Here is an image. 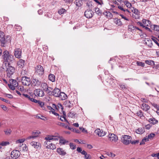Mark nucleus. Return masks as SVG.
Wrapping results in <instances>:
<instances>
[{
    "label": "nucleus",
    "mask_w": 159,
    "mask_h": 159,
    "mask_svg": "<svg viewBox=\"0 0 159 159\" xmlns=\"http://www.w3.org/2000/svg\"><path fill=\"white\" fill-rule=\"evenodd\" d=\"M3 69L7 72V76L10 78L15 72L14 67L10 65L9 63H4L2 66Z\"/></svg>",
    "instance_id": "1"
},
{
    "label": "nucleus",
    "mask_w": 159,
    "mask_h": 159,
    "mask_svg": "<svg viewBox=\"0 0 159 159\" xmlns=\"http://www.w3.org/2000/svg\"><path fill=\"white\" fill-rule=\"evenodd\" d=\"M3 58L4 62L10 64L14 60V56L9 53L7 51H5L3 52Z\"/></svg>",
    "instance_id": "2"
},
{
    "label": "nucleus",
    "mask_w": 159,
    "mask_h": 159,
    "mask_svg": "<svg viewBox=\"0 0 159 159\" xmlns=\"http://www.w3.org/2000/svg\"><path fill=\"white\" fill-rule=\"evenodd\" d=\"M0 41L1 43L2 46L4 47L6 43L10 42V37L9 36H7L5 38L4 33L2 32H0Z\"/></svg>",
    "instance_id": "3"
},
{
    "label": "nucleus",
    "mask_w": 159,
    "mask_h": 159,
    "mask_svg": "<svg viewBox=\"0 0 159 159\" xmlns=\"http://www.w3.org/2000/svg\"><path fill=\"white\" fill-rule=\"evenodd\" d=\"M128 30L133 33L136 32L139 34L142 33V30L139 28L134 26L132 24L129 25L128 27Z\"/></svg>",
    "instance_id": "4"
},
{
    "label": "nucleus",
    "mask_w": 159,
    "mask_h": 159,
    "mask_svg": "<svg viewBox=\"0 0 159 159\" xmlns=\"http://www.w3.org/2000/svg\"><path fill=\"white\" fill-rule=\"evenodd\" d=\"M131 139V137L128 135H123L121 138V142L125 145L129 144Z\"/></svg>",
    "instance_id": "5"
},
{
    "label": "nucleus",
    "mask_w": 159,
    "mask_h": 159,
    "mask_svg": "<svg viewBox=\"0 0 159 159\" xmlns=\"http://www.w3.org/2000/svg\"><path fill=\"white\" fill-rule=\"evenodd\" d=\"M35 74L41 76L43 74L44 69L43 66L40 65H38L35 68Z\"/></svg>",
    "instance_id": "6"
},
{
    "label": "nucleus",
    "mask_w": 159,
    "mask_h": 159,
    "mask_svg": "<svg viewBox=\"0 0 159 159\" xmlns=\"http://www.w3.org/2000/svg\"><path fill=\"white\" fill-rule=\"evenodd\" d=\"M142 22L143 24V25L144 26V28L146 30L149 31L151 32L152 31L148 27L150 26L151 27V26H152L150 21L148 20L143 19L142 20Z\"/></svg>",
    "instance_id": "7"
},
{
    "label": "nucleus",
    "mask_w": 159,
    "mask_h": 159,
    "mask_svg": "<svg viewBox=\"0 0 159 159\" xmlns=\"http://www.w3.org/2000/svg\"><path fill=\"white\" fill-rule=\"evenodd\" d=\"M20 155V152L17 150H13L11 153V157L14 159H16L18 158Z\"/></svg>",
    "instance_id": "8"
},
{
    "label": "nucleus",
    "mask_w": 159,
    "mask_h": 159,
    "mask_svg": "<svg viewBox=\"0 0 159 159\" xmlns=\"http://www.w3.org/2000/svg\"><path fill=\"white\" fill-rule=\"evenodd\" d=\"M21 82L23 85L29 86L31 84V80L29 77L23 76L22 77Z\"/></svg>",
    "instance_id": "9"
},
{
    "label": "nucleus",
    "mask_w": 159,
    "mask_h": 159,
    "mask_svg": "<svg viewBox=\"0 0 159 159\" xmlns=\"http://www.w3.org/2000/svg\"><path fill=\"white\" fill-rule=\"evenodd\" d=\"M45 139L47 141L45 142L44 145H48V143H49L50 142V140H58V139L57 138H56V137L54 136L48 135L45 138Z\"/></svg>",
    "instance_id": "10"
},
{
    "label": "nucleus",
    "mask_w": 159,
    "mask_h": 159,
    "mask_svg": "<svg viewBox=\"0 0 159 159\" xmlns=\"http://www.w3.org/2000/svg\"><path fill=\"white\" fill-rule=\"evenodd\" d=\"M108 138L109 140L111 142H116L118 139L117 136L114 134H109Z\"/></svg>",
    "instance_id": "11"
},
{
    "label": "nucleus",
    "mask_w": 159,
    "mask_h": 159,
    "mask_svg": "<svg viewBox=\"0 0 159 159\" xmlns=\"http://www.w3.org/2000/svg\"><path fill=\"white\" fill-rule=\"evenodd\" d=\"M41 87L47 93H50L52 89L51 87H49L47 83H42L41 84Z\"/></svg>",
    "instance_id": "12"
},
{
    "label": "nucleus",
    "mask_w": 159,
    "mask_h": 159,
    "mask_svg": "<svg viewBox=\"0 0 159 159\" xmlns=\"http://www.w3.org/2000/svg\"><path fill=\"white\" fill-rule=\"evenodd\" d=\"M21 50L19 48H16L14 50V55L17 58H20L21 57Z\"/></svg>",
    "instance_id": "13"
},
{
    "label": "nucleus",
    "mask_w": 159,
    "mask_h": 159,
    "mask_svg": "<svg viewBox=\"0 0 159 159\" xmlns=\"http://www.w3.org/2000/svg\"><path fill=\"white\" fill-rule=\"evenodd\" d=\"M95 133L97 135H98L99 137L103 136H105L107 133L102 130H100V129H99L95 130Z\"/></svg>",
    "instance_id": "14"
},
{
    "label": "nucleus",
    "mask_w": 159,
    "mask_h": 159,
    "mask_svg": "<svg viewBox=\"0 0 159 159\" xmlns=\"http://www.w3.org/2000/svg\"><path fill=\"white\" fill-rule=\"evenodd\" d=\"M35 96L38 97H43L44 95L43 91L40 89H36L34 91Z\"/></svg>",
    "instance_id": "15"
},
{
    "label": "nucleus",
    "mask_w": 159,
    "mask_h": 159,
    "mask_svg": "<svg viewBox=\"0 0 159 159\" xmlns=\"http://www.w3.org/2000/svg\"><path fill=\"white\" fill-rule=\"evenodd\" d=\"M32 84L35 86L39 87L41 84V82L38 79L33 78L32 80Z\"/></svg>",
    "instance_id": "16"
},
{
    "label": "nucleus",
    "mask_w": 159,
    "mask_h": 159,
    "mask_svg": "<svg viewBox=\"0 0 159 159\" xmlns=\"http://www.w3.org/2000/svg\"><path fill=\"white\" fill-rule=\"evenodd\" d=\"M51 94L55 97H58L60 92V90L57 88H55L54 90L51 92Z\"/></svg>",
    "instance_id": "17"
},
{
    "label": "nucleus",
    "mask_w": 159,
    "mask_h": 159,
    "mask_svg": "<svg viewBox=\"0 0 159 159\" xmlns=\"http://www.w3.org/2000/svg\"><path fill=\"white\" fill-rule=\"evenodd\" d=\"M84 15L87 18H91L93 16V12L92 10H87L84 12Z\"/></svg>",
    "instance_id": "18"
},
{
    "label": "nucleus",
    "mask_w": 159,
    "mask_h": 159,
    "mask_svg": "<svg viewBox=\"0 0 159 159\" xmlns=\"http://www.w3.org/2000/svg\"><path fill=\"white\" fill-rule=\"evenodd\" d=\"M57 152L58 154L62 156H65L66 154V152L65 150L60 148H57Z\"/></svg>",
    "instance_id": "19"
},
{
    "label": "nucleus",
    "mask_w": 159,
    "mask_h": 159,
    "mask_svg": "<svg viewBox=\"0 0 159 159\" xmlns=\"http://www.w3.org/2000/svg\"><path fill=\"white\" fill-rule=\"evenodd\" d=\"M40 133L39 131L37 132H33L32 135L28 137L26 139V140H28L32 139H34L38 136L39 134Z\"/></svg>",
    "instance_id": "20"
},
{
    "label": "nucleus",
    "mask_w": 159,
    "mask_h": 159,
    "mask_svg": "<svg viewBox=\"0 0 159 159\" xmlns=\"http://www.w3.org/2000/svg\"><path fill=\"white\" fill-rule=\"evenodd\" d=\"M74 102L72 100L70 101L69 100H66L64 102V104L66 107H70L73 106Z\"/></svg>",
    "instance_id": "21"
},
{
    "label": "nucleus",
    "mask_w": 159,
    "mask_h": 159,
    "mask_svg": "<svg viewBox=\"0 0 159 159\" xmlns=\"http://www.w3.org/2000/svg\"><path fill=\"white\" fill-rule=\"evenodd\" d=\"M30 145L36 149H38L40 146V143L38 142H32L30 143Z\"/></svg>",
    "instance_id": "22"
},
{
    "label": "nucleus",
    "mask_w": 159,
    "mask_h": 159,
    "mask_svg": "<svg viewBox=\"0 0 159 159\" xmlns=\"http://www.w3.org/2000/svg\"><path fill=\"white\" fill-rule=\"evenodd\" d=\"M25 61L22 59H20L17 62V64L19 67L22 68L24 66Z\"/></svg>",
    "instance_id": "23"
},
{
    "label": "nucleus",
    "mask_w": 159,
    "mask_h": 159,
    "mask_svg": "<svg viewBox=\"0 0 159 159\" xmlns=\"http://www.w3.org/2000/svg\"><path fill=\"white\" fill-rule=\"evenodd\" d=\"M141 108L145 111H147L149 109V106L146 103H143L142 104Z\"/></svg>",
    "instance_id": "24"
},
{
    "label": "nucleus",
    "mask_w": 159,
    "mask_h": 159,
    "mask_svg": "<svg viewBox=\"0 0 159 159\" xmlns=\"http://www.w3.org/2000/svg\"><path fill=\"white\" fill-rule=\"evenodd\" d=\"M58 97L61 99H66L67 98V95L63 92L60 93Z\"/></svg>",
    "instance_id": "25"
},
{
    "label": "nucleus",
    "mask_w": 159,
    "mask_h": 159,
    "mask_svg": "<svg viewBox=\"0 0 159 159\" xmlns=\"http://www.w3.org/2000/svg\"><path fill=\"white\" fill-rule=\"evenodd\" d=\"M145 43L146 45L150 48H151L153 44L152 41L149 39H147Z\"/></svg>",
    "instance_id": "26"
},
{
    "label": "nucleus",
    "mask_w": 159,
    "mask_h": 159,
    "mask_svg": "<svg viewBox=\"0 0 159 159\" xmlns=\"http://www.w3.org/2000/svg\"><path fill=\"white\" fill-rule=\"evenodd\" d=\"M32 102L35 103H38L40 106L43 108L44 105V103L42 102L39 100H31Z\"/></svg>",
    "instance_id": "27"
},
{
    "label": "nucleus",
    "mask_w": 159,
    "mask_h": 159,
    "mask_svg": "<svg viewBox=\"0 0 159 159\" xmlns=\"http://www.w3.org/2000/svg\"><path fill=\"white\" fill-rule=\"evenodd\" d=\"M145 132L144 128V127H143L142 128H140L137 129L136 132L137 133L139 134H142Z\"/></svg>",
    "instance_id": "28"
},
{
    "label": "nucleus",
    "mask_w": 159,
    "mask_h": 159,
    "mask_svg": "<svg viewBox=\"0 0 159 159\" xmlns=\"http://www.w3.org/2000/svg\"><path fill=\"white\" fill-rule=\"evenodd\" d=\"M47 145L46 146V147L48 148H49L53 150L56 148L55 145L52 143H48V145Z\"/></svg>",
    "instance_id": "29"
},
{
    "label": "nucleus",
    "mask_w": 159,
    "mask_h": 159,
    "mask_svg": "<svg viewBox=\"0 0 159 159\" xmlns=\"http://www.w3.org/2000/svg\"><path fill=\"white\" fill-rule=\"evenodd\" d=\"M114 22L117 25L120 26L122 25V23L120 19L116 18L114 19Z\"/></svg>",
    "instance_id": "30"
},
{
    "label": "nucleus",
    "mask_w": 159,
    "mask_h": 159,
    "mask_svg": "<svg viewBox=\"0 0 159 159\" xmlns=\"http://www.w3.org/2000/svg\"><path fill=\"white\" fill-rule=\"evenodd\" d=\"M21 97L23 98H28V99H33V97H31L30 96V94H22Z\"/></svg>",
    "instance_id": "31"
},
{
    "label": "nucleus",
    "mask_w": 159,
    "mask_h": 159,
    "mask_svg": "<svg viewBox=\"0 0 159 159\" xmlns=\"http://www.w3.org/2000/svg\"><path fill=\"white\" fill-rule=\"evenodd\" d=\"M10 84L15 86L17 87L18 85V83L16 80L11 79L10 80Z\"/></svg>",
    "instance_id": "32"
},
{
    "label": "nucleus",
    "mask_w": 159,
    "mask_h": 159,
    "mask_svg": "<svg viewBox=\"0 0 159 159\" xmlns=\"http://www.w3.org/2000/svg\"><path fill=\"white\" fill-rule=\"evenodd\" d=\"M49 80L51 81L54 82L55 80V76L53 74H50L48 76Z\"/></svg>",
    "instance_id": "33"
},
{
    "label": "nucleus",
    "mask_w": 159,
    "mask_h": 159,
    "mask_svg": "<svg viewBox=\"0 0 159 159\" xmlns=\"http://www.w3.org/2000/svg\"><path fill=\"white\" fill-rule=\"evenodd\" d=\"M151 28L152 30L157 31H159V26L156 25H153L151 26Z\"/></svg>",
    "instance_id": "34"
},
{
    "label": "nucleus",
    "mask_w": 159,
    "mask_h": 159,
    "mask_svg": "<svg viewBox=\"0 0 159 159\" xmlns=\"http://www.w3.org/2000/svg\"><path fill=\"white\" fill-rule=\"evenodd\" d=\"M149 121L150 122L153 124H156L158 122V121L154 118H150L149 119Z\"/></svg>",
    "instance_id": "35"
},
{
    "label": "nucleus",
    "mask_w": 159,
    "mask_h": 159,
    "mask_svg": "<svg viewBox=\"0 0 159 159\" xmlns=\"http://www.w3.org/2000/svg\"><path fill=\"white\" fill-rule=\"evenodd\" d=\"M76 114L74 111H70L67 114V116L68 117L73 118Z\"/></svg>",
    "instance_id": "36"
},
{
    "label": "nucleus",
    "mask_w": 159,
    "mask_h": 159,
    "mask_svg": "<svg viewBox=\"0 0 159 159\" xmlns=\"http://www.w3.org/2000/svg\"><path fill=\"white\" fill-rule=\"evenodd\" d=\"M36 118L39 119L43 120H45L46 118L40 114H38L36 116Z\"/></svg>",
    "instance_id": "37"
},
{
    "label": "nucleus",
    "mask_w": 159,
    "mask_h": 159,
    "mask_svg": "<svg viewBox=\"0 0 159 159\" xmlns=\"http://www.w3.org/2000/svg\"><path fill=\"white\" fill-rule=\"evenodd\" d=\"M10 143L8 141H2L0 143V145L2 146H5L7 145H9Z\"/></svg>",
    "instance_id": "38"
},
{
    "label": "nucleus",
    "mask_w": 159,
    "mask_h": 159,
    "mask_svg": "<svg viewBox=\"0 0 159 159\" xmlns=\"http://www.w3.org/2000/svg\"><path fill=\"white\" fill-rule=\"evenodd\" d=\"M132 12L136 15H139V12L137 9L133 7V9L132 10Z\"/></svg>",
    "instance_id": "39"
},
{
    "label": "nucleus",
    "mask_w": 159,
    "mask_h": 159,
    "mask_svg": "<svg viewBox=\"0 0 159 159\" xmlns=\"http://www.w3.org/2000/svg\"><path fill=\"white\" fill-rule=\"evenodd\" d=\"M124 3L126 7L128 8H130L132 6L131 4L129 1H127L126 0L125 1Z\"/></svg>",
    "instance_id": "40"
},
{
    "label": "nucleus",
    "mask_w": 159,
    "mask_h": 159,
    "mask_svg": "<svg viewBox=\"0 0 159 159\" xmlns=\"http://www.w3.org/2000/svg\"><path fill=\"white\" fill-rule=\"evenodd\" d=\"M136 114L140 118H142L143 117H144L143 116V114L141 111H139L137 112Z\"/></svg>",
    "instance_id": "41"
},
{
    "label": "nucleus",
    "mask_w": 159,
    "mask_h": 159,
    "mask_svg": "<svg viewBox=\"0 0 159 159\" xmlns=\"http://www.w3.org/2000/svg\"><path fill=\"white\" fill-rule=\"evenodd\" d=\"M155 134L154 133H151L149 134H148V137L149 140L152 139L155 136Z\"/></svg>",
    "instance_id": "42"
},
{
    "label": "nucleus",
    "mask_w": 159,
    "mask_h": 159,
    "mask_svg": "<svg viewBox=\"0 0 159 159\" xmlns=\"http://www.w3.org/2000/svg\"><path fill=\"white\" fill-rule=\"evenodd\" d=\"M68 142V141H66V140L63 139H61L59 140L60 143H62L64 144H65L66 143Z\"/></svg>",
    "instance_id": "43"
},
{
    "label": "nucleus",
    "mask_w": 159,
    "mask_h": 159,
    "mask_svg": "<svg viewBox=\"0 0 159 159\" xmlns=\"http://www.w3.org/2000/svg\"><path fill=\"white\" fill-rule=\"evenodd\" d=\"M81 2L82 1H80V0H77L76 1L75 3L76 6L78 7H80L82 5L81 4Z\"/></svg>",
    "instance_id": "44"
},
{
    "label": "nucleus",
    "mask_w": 159,
    "mask_h": 159,
    "mask_svg": "<svg viewBox=\"0 0 159 159\" xmlns=\"http://www.w3.org/2000/svg\"><path fill=\"white\" fill-rule=\"evenodd\" d=\"M66 11L65 9L63 8H61L59 9L58 11V13L60 15H61L63 14Z\"/></svg>",
    "instance_id": "45"
},
{
    "label": "nucleus",
    "mask_w": 159,
    "mask_h": 159,
    "mask_svg": "<svg viewBox=\"0 0 159 159\" xmlns=\"http://www.w3.org/2000/svg\"><path fill=\"white\" fill-rule=\"evenodd\" d=\"M105 15L108 18H111L112 16V14L109 11L106 12Z\"/></svg>",
    "instance_id": "46"
},
{
    "label": "nucleus",
    "mask_w": 159,
    "mask_h": 159,
    "mask_svg": "<svg viewBox=\"0 0 159 159\" xmlns=\"http://www.w3.org/2000/svg\"><path fill=\"white\" fill-rule=\"evenodd\" d=\"M63 116L62 117V118L64 119V120L66 122H67V123H69V122L66 119V113L65 111H63Z\"/></svg>",
    "instance_id": "47"
},
{
    "label": "nucleus",
    "mask_w": 159,
    "mask_h": 159,
    "mask_svg": "<svg viewBox=\"0 0 159 159\" xmlns=\"http://www.w3.org/2000/svg\"><path fill=\"white\" fill-rule=\"evenodd\" d=\"M137 64L139 66H141L142 67H144L145 66V64L143 62L140 61H137Z\"/></svg>",
    "instance_id": "48"
},
{
    "label": "nucleus",
    "mask_w": 159,
    "mask_h": 159,
    "mask_svg": "<svg viewBox=\"0 0 159 159\" xmlns=\"http://www.w3.org/2000/svg\"><path fill=\"white\" fill-rule=\"evenodd\" d=\"M4 132L6 134L9 135L11 134V130L10 129H7Z\"/></svg>",
    "instance_id": "49"
},
{
    "label": "nucleus",
    "mask_w": 159,
    "mask_h": 159,
    "mask_svg": "<svg viewBox=\"0 0 159 159\" xmlns=\"http://www.w3.org/2000/svg\"><path fill=\"white\" fill-rule=\"evenodd\" d=\"M95 12L97 14H98L99 15L100 14H101V11H100V10L99 9L98 7H96L95 8Z\"/></svg>",
    "instance_id": "50"
},
{
    "label": "nucleus",
    "mask_w": 159,
    "mask_h": 159,
    "mask_svg": "<svg viewBox=\"0 0 159 159\" xmlns=\"http://www.w3.org/2000/svg\"><path fill=\"white\" fill-rule=\"evenodd\" d=\"M70 146L71 149H74L76 148V146L72 143H70Z\"/></svg>",
    "instance_id": "51"
},
{
    "label": "nucleus",
    "mask_w": 159,
    "mask_h": 159,
    "mask_svg": "<svg viewBox=\"0 0 159 159\" xmlns=\"http://www.w3.org/2000/svg\"><path fill=\"white\" fill-rule=\"evenodd\" d=\"M15 27L17 31H20L21 29V27L20 25H15Z\"/></svg>",
    "instance_id": "52"
},
{
    "label": "nucleus",
    "mask_w": 159,
    "mask_h": 159,
    "mask_svg": "<svg viewBox=\"0 0 159 159\" xmlns=\"http://www.w3.org/2000/svg\"><path fill=\"white\" fill-rule=\"evenodd\" d=\"M118 9H119L122 11H123L124 12L125 11V9L124 8L122 5L121 6L118 5Z\"/></svg>",
    "instance_id": "53"
},
{
    "label": "nucleus",
    "mask_w": 159,
    "mask_h": 159,
    "mask_svg": "<svg viewBox=\"0 0 159 159\" xmlns=\"http://www.w3.org/2000/svg\"><path fill=\"white\" fill-rule=\"evenodd\" d=\"M25 140V139H18L16 141V143H21L24 142Z\"/></svg>",
    "instance_id": "54"
},
{
    "label": "nucleus",
    "mask_w": 159,
    "mask_h": 159,
    "mask_svg": "<svg viewBox=\"0 0 159 159\" xmlns=\"http://www.w3.org/2000/svg\"><path fill=\"white\" fill-rule=\"evenodd\" d=\"M22 145L23 146L22 148V150L24 151H27L28 150V148L25 144H22Z\"/></svg>",
    "instance_id": "55"
},
{
    "label": "nucleus",
    "mask_w": 159,
    "mask_h": 159,
    "mask_svg": "<svg viewBox=\"0 0 159 159\" xmlns=\"http://www.w3.org/2000/svg\"><path fill=\"white\" fill-rule=\"evenodd\" d=\"M139 143V141L137 140H135L134 141L130 140V143H131L132 144H135L136 143Z\"/></svg>",
    "instance_id": "56"
},
{
    "label": "nucleus",
    "mask_w": 159,
    "mask_h": 159,
    "mask_svg": "<svg viewBox=\"0 0 159 159\" xmlns=\"http://www.w3.org/2000/svg\"><path fill=\"white\" fill-rule=\"evenodd\" d=\"M8 86L12 90H15V87H16V86L13 85H12L10 84H8Z\"/></svg>",
    "instance_id": "57"
},
{
    "label": "nucleus",
    "mask_w": 159,
    "mask_h": 159,
    "mask_svg": "<svg viewBox=\"0 0 159 159\" xmlns=\"http://www.w3.org/2000/svg\"><path fill=\"white\" fill-rule=\"evenodd\" d=\"M84 157L86 159H91V158L90 155L87 154L84 156Z\"/></svg>",
    "instance_id": "58"
},
{
    "label": "nucleus",
    "mask_w": 159,
    "mask_h": 159,
    "mask_svg": "<svg viewBox=\"0 0 159 159\" xmlns=\"http://www.w3.org/2000/svg\"><path fill=\"white\" fill-rule=\"evenodd\" d=\"M151 62H154V61H152L148 60H147L145 61V63L148 64V65L151 64Z\"/></svg>",
    "instance_id": "59"
},
{
    "label": "nucleus",
    "mask_w": 159,
    "mask_h": 159,
    "mask_svg": "<svg viewBox=\"0 0 159 159\" xmlns=\"http://www.w3.org/2000/svg\"><path fill=\"white\" fill-rule=\"evenodd\" d=\"M120 16H121V17L122 18L124 19L125 20H129V19L126 17L125 16L123 15L120 14Z\"/></svg>",
    "instance_id": "60"
},
{
    "label": "nucleus",
    "mask_w": 159,
    "mask_h": 159,
    "mask_svg": "<svg viewBox=\"0 0 159 159\" xmlns=\"http://www.w3.org/2000/svg\"><path fill=\"white\" fill-rule=\"evenodd\" d=\"M4 101V102H5L8 103L10 104L11 105H12V106L14 107V106L13 105V104L11 103L10 100H3Z\"/></svg>",
    "instance_id": "61"
},
{
    "label": "nucleus",
    "mask_w": 159,
    "mask_h": 159,
    "mask_svg": "<svg viewBox=\"0 0 159 159\" xmlns=\"http://www.w3.org/2000/svg\"><path fill=\"white\" fill-rule=\"evenodd\" d=\"M137 24L138 25H140V26L142 27L143 28L144 27V26L143 25V24L142 22H141L140 21L138 22H137Z\"/></svg>",
    "instance_id": "62"
},
{
    "label": "nucleus",
    "mask_w": 159,
    "mask_h": 159,
    "mask_svg": "<svg viewBox=\"0 0 159 159\" xmlns=\"http://www.w3.org/2000/svg\"><path fill=\"white\" fill-rule=\"evenodd\" d=\"M1 107L4 111H6L7 110V108L6 106L4 105H1Z\"/></svg>",
    "instance_id": "63"
},
{
    "label": "nucleus",
    "mask_w": 159,
    "mask_h": 159,
    "mask_svg": "<svg viewBox=\"0 0 159 159\" xmlns=\"http://www.w3.org/2000/svg\"><path fill=\"white\" fill-rule=\"evenodd\" d=\"M16 93L17 94H18V95L20 96L21 97V96L22 94H21V92H20L19 91L16 90L15 91Z\"/></svg>",
    "instance_id": "64"
}]
</instances>
